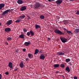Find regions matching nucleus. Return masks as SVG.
<instances>
[{"label": "nucleus", "mask_w": 79, "mask_h": 79, "mask_svg": "<svg viewBox=\"0 0 79 79\" xmlns=\"http://www.w3.org/2000/svg\"><path fill=\"white\" fill-rule=\"evenodd\" d=\"M25 46H29V44H30V41L28 42H25L24 43Z\"/></svg>", "instance_id": "14"}, {"label": "nucleus", "mask_w": 79, "mask_h": 79, "mask_svg": "<svg viewBox=\"0 0 79 79\" xmlns=\"http://www.w3.org/2000/svg\"><path fill=\"white\" fill-rule=\"evenodd\" d=\"M30 34L31 35V36H33L34 35V32L32 31L31 30L30 31Z\"/></svg>", "instance_id": "21"}, {"label": "nucleus", "mask_w": 79, "mask_h": 79, "mask_svg": "<svg viewBox=\"0 0 79 79\" xmlns=\"http://www.w3.org/2000/svg\"><path fill=\"white\" fill-rule=\"evenodd\" d=\"M60 67H61V68H64L65 67V66L63 64H60Z\"/></svg>", "instance_id": "29"}, {"label": "nucleus", "mask_w": 79, "mask_h": 79, "mask_svg": "<svg viewBox=\"0 0 79 79\" xmlns=\"http://www.w3.org/2000/svg\"><path fill=\"white\" fill-rule=\"evenodd\" d=\"M57 54L58 55H64V52H57Z\"/></svg>", "instance_id": "6"}, {"label": "nucleus", "mask_w": 79, "mask_h": 79, "mask_svg": "<svg viewBox=\"0 0 79 79\" xmlns=\"http://www.w3.org/2000/svg\"><path fill=\"white\" fill-rule=\"evenodd\" d=\"M48 40H50L51 38H48Z\"/></svg>", "instance_id": "48"}, {"label": "nucleus", "mask_w": 79, "mask_h": 79, "mask_svg": "<svg viewBox=\"0 0 79 79\" xmlns=\"http://www.w3.org/2000/svg\"><path fill=\"white\" fill-rule=\"evenodd\" d=\"M15 52H18V50L16 49V50H15Z\"/></svg>", "instance_id": "46"}, {"label": "nucleus", "mask_w": 79, "mask_h": 79, "mask_svg": "<svg viewBox=\"0 0 79 79\" xmlns=\"http://www.w3.org/2000/svg\"><path fill=\"white\" fill-rule=\"evenodd\" d=\"M13 21L11 20H9L8 21H7L6 23V24L7 25V26H9L10 24H11L13 23Z\"/></svg>", "instance_id": "4"}, {"label": "nucleus", "mask_w": 79, "mask_h": 79, "mask_svg": "<svg viewBox=\"0 0 79 79\" xmlns=\"http://www.w3.org/2000/svg\"><path fill=\"white\" fill-rule=\"evenodd\" d=\"M19 37L21 38V39H24V34H21L19 36Z\"/></svg>", "instance_id": "23"}, {"label": "nucleus", "mask_w": 79, "mask_h": 79, "mask_svg": "<svg viewBox=\"0 0 79 79\" xmlns=\"http://www.w3.org/2000/svg\"><path fill=\"white\" fill-rule=\"evenodd\" d=\"M69 64H70V66H72V64L71 62H69Z\"/></svg>", "instance_id": "41"}, {"label": "nucleus", "mask_w": 79, "mask_h": 79, "mask_svg": "<svg viewBox=\"0 0 79 79\" xmlns=\"http://www.w3.org/2000/svg\"><path fill=\"white\" fill-rule=\"evenodd\" d=\"M17 3L19 4H22L23 3V1L21 0H19L17 1Z\"/></svg>", "instance_id": "17"}, {"label": "nucleus", "mask_w": 79, "mask_h": 79, "mask_svg": "<svg viewBox=\"0 0 79 79\" xmlns=\"http://www.w3.org/2000/svg\"><path fill=\"white\" fill-rule=\"evenodd\" d=\"M9 11H10V10H7L3 12L2 15V16H5V15L8 14V13L9 12Z\"/></svg>", "instance_id": "5"}, {"label": "nucleus", "mask_w": 79, "mask_h": 79, "mask_svg": "<svg viewBox=\"0 0 79 79\" xmlns=\"http://www.w3.org/2000/svg\"><path fill=\"white\" fill-rule=\"evenodd\" d=\"M67 34H69V35H70V34H71H71H72L71 31H68L67 30Z\"/></svg>", "instance_id": "27"}, {"label": "nucleus", "mask_w": 79, "mask_h": 79, "mask_svg": "<svg viewBox=\"0 0 79 79\" xmlns=\"http://www.w3.org/2000/svg\"><path fill=\"white\" fill-rule=\"evenodd\" d=\"M74 79H77V77L75 76L73 77Z\"/></svg>", "instance_id": "40"}, {"label": "nucleus", "mask_w": 79, "mask_h": 79, "mask_svg": "<svg viewBox=\"0 0 79 79\" xmlns=\"http://www.w3.org/2000/svg\"><path fill=\"white\" fill-rule=\"evenodd\" d=\"M11 39V37H9L7 38V40H10Z\"/></svg>", "instance_id": "32"}, {"label": "nucleus", "mask_w": 79, "mask_h": 79, "mask_svg": "<svg viewBox=\"0 0 79 79\" xmlns=\"http://www.w3.org/2000/svg\"><path fill=\"white\" fill-rule=\"evenodd\" d=\"M35 28L36 29H38V28H40V25H38L37 24H35Z\"/></svg>", "instance_id": "19"}, {"label": "nucleus", "mask_w": 79, "mask_h": 79, "mask_svg": "<svg viewBox=\"0 0 79 79\" xmlns=\"http://www.w3.org/2000/svg\"><path fill=\"white\" fill-rule=\"evenodd\" d=\"M5 74H6V75H8L9 74V73H8V72H6L5 73Z\"/></svg>", "instance_id": "35"}, {"label": "nucleus", "mask_w": 79, "mask_h": 79, "mask_svg": "<svg viewBox=\"0 0 79 79\" xmlns=\"http://www.w3.org/2000/svg\"><path fill=\"white\" fill-rule=\"evenodd\" d=\"M55 0H48V1H49V2H53V1H55Z\"/></svg>", "instance_id": "36"}, {"label": "nucleus", "mask_w": 79, "mask_h": 79, "mask_svg": "<svg viewBox=\"0 0 79 79\" xmlns=\"http://www.w3.org/2000/svg\"><path fill=\"white\" fill-rule=\"evenodd\" d=\"M65 61L67 63H68V62H69V61H70L71 60L69 58L65 60Z\"/></svg>", "instance_id": "28"}, {"label": "nucleus", "mask_w": 79, "mask_h": 79, "mask_svg": "<svg viewBox=\"0 0 79 79\" xmlns=\"http://www.w3.org/2000/svg\"><path fill=\"white\" fill-rule=\"evenodd\" d=\"M20 67L21 68L24 67V64H23V62H21L20 63Z\"/></svg>", "instance_id": "16"}, {"label": "nucleus", "mask_w": 79, "mask_h": 79, "mask_svg": "<svg viewBox=\"0 0 79 79\" xmlns=\"http://www.w3.org/2000/svg\"><path fill=\"white\" fill-rule=\"evenodd\" d=\"M18 69V68H16L14 69V71H16Z\"/></svg>", "instance_id": "39"}, {"label": "nucleus", "mask_w": 79, "mask_h": 79, "mask_svg": "<svg viewBox=\"0 0 79 79\" xmlns=\"http://www.w3.org/2000/svg\"><path fill=\"white\" fill-rule=\"evenodd\" d=\"M65 70L67 71H68V73L70 72V69H69V66H67L65 68Z\"/></svg>", "instance_id": "13"}, {"label": "nucleus", "mask_w": 79, "mask_h": 79, "mask_svg": "<svg viewBox=\"0 0 79 79\" xmlns=\"http://www.w3.org/2000/svg\"><path fill=\"white\" fill-rule=\"evenodd\" d=\"M40 6H41V4L39 2H36L35 4L34 5V7L36 9H37L38 8H39V7H40Z\"/></svg>", "instance_id": "1"}, {"label": "nucleus", "mask_w": 79, "mask_h": 79, "mask_svg": "<svg viewBox=\"0 0 79 79\" xmlns=\"http://www.w3.org/2000/svg\"><path fill=\"white\" fill-rule=\"evenodd\" d=\"M27 30L26 29V28H23V31L24 32H27Z\"/></svg>", "instance_id": "30"}, {"label": "nucleus", "mask_w": 79, "mask_h": 79, "mask_svg": "<svg viewBox=\"0 0 79 79\" xmlns=\"http://www.w3.org/2000/svg\"><path fill=\"white\" fill-rule=\"evenodd\" d=\"M62 0H57L56 2V4H61L62 3Z\"/></svg>", "instance_id": "10"}, {"label": "nucleus", "mask_w": 79, "mask_h": 79, "mask_svg": "<svg viewBox=\"0 0 79 79\" xmlns=\"http://www.w3.org/2000/svg\"><path fill=\"white\" fill-rule=\"evenodd\" d=\"M59 73V71H56V74H57V73Z\"/></svg>", "instance_id": "49"}, {"label": "nucleus", "mask_w": 79, "mask_h": 79, "mask_svg": "<svg viewBox=\"0 0 79 79\" xmlns=\"http://www.w3.org/2000/svg\"><path fill=\"white\" fill-rule=\"evenodd\" d=\"M5 44H6V45H8V42H5Z\"/></svg>", "instance_id": "42"}, {"label": "nucleus", "mask_w": 79, "mask_h": 79, "mask_svg": "<svg viewBox=\"0 0 79 79\" xmlns=\"http://www.w3.org/2000/svg\"><path fill=\"white\" fill-rule=\"evenodd\" d=\"M26 17V16L25 15H21L19 17V18H20V19H24Z\"/></svg>", "instance_id": "20"}, {"label": "nucleus", "mask_w": 79, "mask_h": 79, "mask_svg": "<svg viewBox=\"0 0 79 79\" xmlns=\"http://www.w3.org/2000/svg\"><path fill=\"white\" fill-rule=\"evenodd\" d=\"M60 38L63 43H65V42H66V41H67V39L65 38L64 37H60Z\"/></svg>", "instance_id": "3"}, {"label": "nucleus", "mask_w": 79, "mask_h": 79, "mask_svg": "<svg viewBox=\"0 0 79 79\" xmlns=\"http://www.w3.org/2000/svg\"><path fill=\"white\" fill-rule=\"evenodd\" d=\"M79 31V29L77 28L75 29V31H74V32L75 34H77V33H78Z\"/></svg>", "instance_id": "18"}, {"label": "nucleus", "mask_w": 79, "mask_h": 79, "mask_svg": "<svg viewBox=\"0 0 79 79\" xmlns=\"http://www.w3.org/2000/svg\"><path fill=\"white\" fill-rule=\"evenodd\" d=\"M63 29H64V31H66V32H67V31H68V30H67L66 29H65L64 28H63Z\"/></svg>", "instance_id": "37"}, {"label": "nucleus", "mask_w": 79, "mask_h": 79, "mask_svg": "<svg viewBox=\"0 0 79 79\" xmlns=\"http://www.w3.org/2000/svg\"><path fill=\"white\" fill-rule=\"evenodd\" d=\"M28 56L29 58H30V59H31L32 57H33V56L32 55V54H28Z\"/></svg>", "instance_id": "15"}, {"label": "nucleus", "mask_w": 79, "mask_h": 79, "mask_svg": "<svg viewBox=\"0 0 79 79\" xmlns=\"http://www.w3.org/2000/svg\"><path fill=\"white\" fill-rule=\"evenodd\" d=\"M54 32H55V33H56V34H59V35H63V34H64V33L60 31V30H58L57 29H56L54 31Z\"/></svg>", "instance_id": "2"}, {"label": "nucleus", "mask_w": 79, "mask_h": 79, "mask_svg": "<svg viewBox=\"0 0 79 79\" xmlns=\"http://www.w3.org/2000/svg\"><path fill=\"white\" fill-rule=\"evenodd\" d=\"M0 79H2V74H0Z\"/></svg>", "instance_id": "47"}, {"label": "nucleus", "mask_w": 79, "mask_h": 79, "mask_svg": "<svg viewBox=\"0 0 79 79\" xmlns=\"http://www.w3.org/2000/svg\"><path fill=\"white\" fill-rule=\"evenodd\" d=\"M40 59L41 60H44V59L45 58V56L43 54H41L40 56Z\"/></svg>", "instance_id": "12"}, {"label": "nucleus", "mask_w": 79, "mask_h": 79, "mask_svg": "<svg viewBox=\"0 0 79 79\" xmlns=\"http://www.w3.org/2000/svg\"><path fill=\"white\" fill-rule=\"evenodd\" d=\"M53 67L54 68H58V67H59V64H54Z\"/></svg>", "instance_id": "26"}, {"label": "nucleus", "mask_w": 79, "mask_h": 79, "mask_svg": "<svg viewBox=\"0 0 79 79\" xmlns=\"http://www.w3.org/2000/svg\"><path fill=\"white\" fill-rule=\"evenodd\" d=\"M25 10H26V7L25 6H22L20 9L21 11H24Z\"/></svg>", "instance_id": "8"}, {"label": "nucleus", "mask_w": 79, "mask_h": 79, "mask_svg": "<svg viewBox=\"0 0 79 79\" xmlns=\"http://www.w3.org/2000/svg\"><path fill=\"white\" fill-rule=\"evenodd\" d=\"M8 66L10 68H13V63L11 62H9Z\"/></svg>", "instance_id": "7"}, {"label": "nucleus", "mask_w": 79, "mask_h": 79, "mask_svg": "<svg viewBox=\"0 0 79 79\" xmlns=\"http://www.w3.org/2000/svg\"><path fill=\"white\" fill-rule=\"evenodd\" d=\"M23 52H25V51H26V49H23Z\"/></svg>", "instance_id": "44"}, {"label": "nucleus", "mask_w": 79, "mask_h": 79, "mask_svg": "<svg viewBox=\"0 0 79 79\" xmlns=\"http://www.w3.org/2000/svg\"><path fill=\"white\" fill-rule=\"evenodd\" d=\"M27 19H31L30 17H29V16H27Z\"/></svg>", "instance_id": "38"}, {"label": "nucleus", "mask_w": 79, "mask_h": 79, "mask_svg": "<svg viewBox=\"0 0 79 79\" xmlns=\"http://www.w3.org/2000/svg\"><path fill=\"white\" fill-rule=\"evenodd\" d=\"M1 25V23H0V26Z\"/></svg>", "instance_id": "51"}, {"label": "nucleus", "mask_w": 79, "mask_h": 79, "mask_svg": "<svg viewBox=\"0 0 79 79\" xmlns=\"http://www.w3.org/2000/svg\"><path fill=\"white\" fill-rule=\"evenodd\" d=\"M39 50L38 49H36L35 51V52L34 53V55H36L37 53H39Z\"/></svg>", "instance_id": "25"}, {"label": "nucleus", "mask_w": 79, "mask_h": 79, "mask_svg": "<svg viewBox=\"0 0 79 79\" xmlns=\"http://www.w3.org/2000/svg\"><path fill=\"white\" fill-rule=\"evenodd\" d=\"M64 24H67L68 23V20H64L63 21Z\"/></svg>", "instance_id": "22"}, {"label": "nucleus", "mask_w": 79, "mask_h": 79, "mask_svg": "<svg viewBox=\"0 0 79 79\" xmlns=\"http://www.w3.org/2000/svg\"><path fill=\"white\" fill-rule=\"evenodd\" d=\"M69 1H74V0H69Z\"/></svg>", "instance_id": "50"}, {"label": "nucleus", "mask_w": 79, "mask_h": 79, "mask_svg": "<svg viewBox=\"0 0 79 79\" xmlns=\"http://www.w3.org/2000/svg\"><path fill=\"white\" fill-rule=\"evenodd\" d=\"M5 6V4L1 3L0 4V10H2V8H3Z\"/></svg>", "instance_id": "11"}, {"label": "nucleus", "mask_w": 79, "mask_h": 79, "mask_svg": "<svg viewBox=\"0 0 79 79\" xmlns=\"http://www.w3.org/2000/svg\"><path fill=\"white\" fill-rule=\"evenodd\" d=\"M76 15H79V11H77L76 13Z\"/></svg>", "instance_id": "33"}, {"label": "nucleus", "mask_w": 79, "mask_h": 79, "mask_svg": "<svg viewBox=\"0 0 79 79\" xmlns=\"http://www.w3.org/2000/svg\"><path fill=\"white\" fill-rule=\"evenodd\" d=\"M21 21V19H17L16 21H15V22L16 23H19V22Z\"/></svg>", "instance_id": "31"}, {"label": "nucleus", "mask_w": 79, "mask_h": 79, "mask_svg": "<svg viewBox=\"0 0 79 79\" xmlns=\"http://www.w3.org/2000/svg\"><path fill=\"white\" fill-rule=\"evenodd\" d=\"M11 31V29L10 28L8 27L7 28H6L5 29V31L6 32H8L9 31Z\"/></svg>", "instance_id": "9"}, {"label": "nucleus", "mask_w": 79, "mask_h": 79, "mask_svg": "<svg viewBox=\"0 0 79 79\" xmlns=\"http://www.w3.org/2000/svg\"><path fill=\"white\" fill-rule=\"evenodd\" d=\"M40 18L41 19H44L45 18V17L43 15H41L40 16Z\"/></svg>", "instance_id": "24"}, {"label": "nucleus", "mask_w": 79, "mask_h": 79, "mask_svg": "<svg viewBox=\"0 0 79 79\" xmlns=\"http://www.w3.org/2000/svg\"><path fill=\"white\" fill-rule=\"evenodd\" d=\"M42 52H43V51L41 50L40 52H39V53H42Z\"/></svg>", "instance_id": "43"}, {"label": "nucleus", "mask_w": 79, "mask_h": 79, "mask_svg": "<svg viewBox=\"0 0 79 79\" xmlns=\"http://www.w3.org/2000/svg\"><path fill=\"white\" fill-rule=\"evenodd\" d=\"M30 32H27V35H28V36H29V35H30Z\"/></svg>", "instance_id": "34"}, {"label": "nucleus", "mask_w": 79, "mask_h": 79, "mask_svg": "<svg viewBox=\"0 0 79 79\" xmlns=\"http://www.w3.org/2000/svg\"><path fill=\"white\" fill-rule=\"evenodd\" d=\"M29 60V59L27 58H25V60H26V61H27V60Z\"/></svg>", "instance_id": "45"}]
</instances>
